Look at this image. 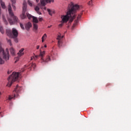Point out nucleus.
<instances>
[{"instance_id":"nucleus-1","label":"nucleus","mask_w":131,"mask_h":131,"mask_svg":"<svg viewBox=\"0 0 131 131\" xmlns=\"http://www.w3.org/2000/svg\"><path fill=\"white\" fill-rule=\"evenodd\" d=\"M78 9H79V6L77 5H74L72 3L69 4L68 6V11L67 13V15L61 16L62 21L61 24L59 25V27H62V26H63V23L68 22L69 18H71L70 19V22L71 23V22L75 19V17H76L75 14L73 16H72V15L75 14V13H76V11H77Z\"/></svg>"},{"instance_id":"nucleus-2","label":"nucleus","mask_w":131,"mask_h":131,"mask_svg":"<svg viewBox=\"0 0 131 131\" xmlns=\"http://www.w3.org/2000/svg\"><path fill=\"white\" fill-rule=\"evenodd\" d=\"M9 58L10 54H9V49H6V52H5V50L0 47V64H4L5 60L8 61Z\"/></svg>"},{"instance_id":"nucleus-3","label":"nucleus","mask_w":131,"mask_h":131,"mask_svg":"<svg viewBox=\"0 0 131 131\" xmlns=\"http://www.w3.org/2000/svg\"><path fill=\"white\" fill-rule=\"evenodd\" d=\"M20 77V73L17 72H13L12 74L8 78V83L7 86H11L13 82L17 81Z\"/></svg>"},{"instance_id":"nucleus-4","label":"nucleus","mask_w":131,"mask_h":131,"mask_svg":"<svg viewBox=\"0 0 131 131\" xmlns=\"http://www.w3.org/2000/svg\"><path fill=\"white\" fill-rule=\"evenodd\" d=\"M8 12L9 15L11 17V19H8V21H9L10 25H13L15 24L16 22H18V17H17V16H15V15H14L13 10H12V7L11 6V5H9L8 6Z\"/></svg>"},{"instance_id":"nucleus-5","label":"nucleus","mask_w":131,"mask_h":131,"mask_svg":"<svg viewBox=\"0 0 131 131\" xmlns=\"http://www.w3.org/2000/svg\"><path fill=\"white\" fill-rule=\"evenodd\" d=\"M22 90V88L19 87L18 85H16L15 89H14V91H13V96H9L8 100H9V101H11L12 99H15V98H17L18 97V94L21 92V90Z\"/></svg>"},{"instance_id":"nucleus-6","label":"nucleus","mask_w":131,"mask_h":131,"mask_svg":"<svg viewBox=\"0 0 131 131\" xmlns=\"http://www.w3.org/2000/svg\"><path fill=\"white\" fill-rule=\"evenodd\" d=\"M6 33L9 37H18V31L15 28H13L12 31L10 29L6 30Z\"/></svg>"},{"instance_id":"nucleus-7","label":"nucleus","mask_w":131,"mask_h":131,"mask_svg":"<svg viewBox=\"0 0 131 131\" xmlns=\"http://www.w3.org/2000/svg\"><path fill=\"white\" fill-rule=\"evenodd\" d=\"M63 37V36H61L60 35H58L57 36V39L58 40L57 45L58 48H61V47H62V44L63 43V41L62 39Z\"/></svg>"},{"instance_id":"nucleus-8","label":"nucleus","mask_w":131,"mask_h":131,"mask_svg":"<svg viewBox=\"0 0 131 131\" xmlns=\"http://www.w3.org/2000/svg\"><path fill=\"white\" fill-rule=\"evenodd\" d=\"M40 5L42 7H45L47 4H51L54 3V0H40Z\"/></svg>"},{"instance_id":"nucleus-9","label":"nucleus","mask_w":131,"mask_h":131,"mask_svg":"<svg viewBox=\"0 0 131 131\" xmlns=\"http://www.w3.org/2000/svg\"><path fill=\"white\" fill-rule=\"evenodd\" d=\"M27 17H28V19H31V18H33V22H34V23H38V19H37V17L33 16L27 13Z\"/></svg>"},{"instance_id":"nucleus-10","label":"nucleus","mask_w":131,"mask_h":131,"mask_svg":"<svg viewBox=\"0 0 131 131\" xmlns=\"http://www.w3.org/2000/svg\"><path fill=\"white\" fill-rule=\"evenodd\" d=\"M81 15H82V12L78 14L77 16V19L75 20V23L73 24L72 29H74V28L77 25V24L78 23V20L80 19V17H81Z\"/></svg>"},{"instance_id":"nucleus-11","label":"nucleus","mask_w":131,"mask_h":131,"mask_svg":"<svg viewBox=\"0 0 131 131\" xmlns=\"http://www.w3.org/2000/svg\"><path fill=\"white\" fill-rule=\"evenodd\" d=\"M49 61H51V57L48 56H47L46 59L42 58V60H41V63H42V64H43V63H48V62H49Z\"/></svg>"},{"instance_id":"nucleus-12","label":"nucleus","mask_w":131,"mask_h":131,"mask_svg":"<svg viewBox=\"0 0 131 131\" xmlns=\"http://www.w3.org/2000/svg\"><path fill=\"white\" fill-rule=\"evenodd\" d=\"M32 27V25L31 24V23L29 22L27 24H26L25 28L26 30L28 31L30 29V28Z\"/></svg>"},{"instance_id":"nucleus-13","label":"nucleus","mask_w":131,"mask_h":131,"mask_svg":"<svg viewBox=\"0 0 131 131\" xmlns=\"http://www.w3.org/2000/svg\"><path fill=\"white\" fill-rule=\"evenodd\" d=\"M27 10V3L26 2H24L23 5V12H26Z\"/></svg>"},{"instance_id":"nucleus-14","label":"nucleus","mask_w":131,"mask_h":131,"mask_svg":"<svg viewBox=\"0 0 131 131\" xmlns=\"http://www.w3.org/2000/svg\"><path fill=\"white\" fill-rule=\"evenodd\" d=\"M46 54V51H41V50H40V54L38 55L39 57H41V61L43 59V57H45V55Z\"/></svg>"},{"instance_id":"nucleus-15","label":"nucleus","mask_w":131,"mask_h":131,"mask_svg":"<svg viewBox=\"0 0 131 131\" xmlns=\"http://www.w3.org/2000/svg\"><path fill=\"white\" fill-rule=\"evenodd\" d=\"M24 49L22 48L21 50L19 51V52L17 53V55L19 57H21V56H23L24 55Z\"/></svg>"},{"instance_id":"nucleus-16","label":"nucleus","mask_w":131,"mask_h":131,"mask_svg":"<svg viewBox=\"0 0 131 131\" xmlns=\"http://www.w3.org/2000/svg\"><path fill=\"white\" fill-rule=\"evenodd\" d=\"M10 52L11 53V54L12 55V56H15V54H16V51H15V49H14L13 48V47H11L10 49Z\"/></svg>"},{"instance_id":"nucleus-17","label":"nucleus","mask_w":131,"mask_h":131,"mask_svg":"<svg viewBox=\"0 0 131 131\" xmlns=\"http://www.w3.org/2000/svg\"><path fill=\"white\" fill-rule=\"evenodd\" d=\"M47 11H48L49 15H50V16H52V15H53V14L55 13V11H54V10H51L50 9H48Z\"/></svg>"},{"instance_id":"nucleus-18","label":"nucleus","mask_w":131,"mask_h":131,"mask_svg":"<svg viewBox=\"0 0 131 131\" xmlns=\"http://www.w3.org/2000/svg\"><path fill=\"white\" fill-rule=\"evenodd\" d=\"M26 16H27V13H26V15L25 12H23L22 14L20 15V18L21 19H25V18H26Z\"/></svg>"},{"instance_id":"nucleus-19","label":"nucleus","mask_w":131,"mask_h":131,"mask_svg":"<svg viewBox=\"0 0 131 131\" xmlns=\"http://www.w3.org/2000/svg\"><path fill=\"white\" fill-rule=\"evenodd\" d=\"M39 57V55H36V56H33L31 57V60L32 61V60H37V58Z\"/></svg>"},{"instance_id":"nucleus-20","label":"nucleus","mask_w":131,"mask_h":131,"mask_svg":"<svg viewBox=\"0 0 131 131\" xmlns=\"http://www.w3.org/2000/svg\"><path fill=\"white\" fill-rule=\"evenodd\" d=\"M0 3L1 5V7L2 9H5L6 8V5H5V2H3V1L0 0Z\"/></svg>"},{"instance_id":"nucleus-21","label":"nucleus","mask_w":131,"mask_h":131,"mask_svg":"<svg viewBox=\"0 0 131 131\" xmlns=\"http://www.w3.org/2000/svg\"><path fill=\"white\" fill-rule=\"evenodd\" d=\"M33 28L34 31H36L38 29V26L36 24H33Z\"/></svg>"},{"instance_id":"nucleus-22","label":"nucleus","mask_w":131,"mask_h":131,"mask_svg":"<svg viewBox=\"0 0 131 131\" xmlns=\"http://www.w3.org/2000/svg\"><path fill=\"white\" fill-rule=\"evenodd\" d=\"M2 18L4 22L5 23L6 25H8V21H7V19L5 18V16L2 15Z\"/></svg>"},{"instance_id":"nucleus-23","label":"nucleus","mask_w":131,"mask_h":131,"mask_svg":"<svg viewBox=\"0 0 131 131\" xmlns=\"http://www.w3.org/2000/svg\"><path fill=\"white\" fill-rule=\"evenodd\" d=\"M0 32H1L2 34H4V33H5V31L4 30V28H3V27L1 26H0Z\"/></svg>"},{"instance_id":"nucleus-24","label":"nucleus","mask_w":131,"mask_h":131,"mask_svg":"<svg viewBox=\"0 0 131 131\" xmlns=\"http://www.w3.org/2000/svg\"><path fill=\"white\" fill-rule=\"evenodd\" d=\"M19 58H20V56H18H18L17 57L14 58V60H15L14 63L17 62L18 61H19Z\"/></svg>"},{"instance_id":"nucleus-25","label":"nucleus","mask_w":131,"mask_h":131,"mask_svg":"<svg viewBox=\"0 0 131 131\" xmlns=\"http://www.w3.org/2000/svg\"><path fill=\"white\" fill-rule=\"evenodd\" d=\"M31 67H32L34 69H35V68L36 67V64L35 63H31Z\"/></svg>"},{"instance_id":"nucleus-26","label":"nucleus","mask_w":131,"mask_h":131,"mask_svg":"<svg viewBox=\"0 0 131 131\" xmlns=\"http://www.w3.org/2000/svg\"><path fill=\"white\" fill-rule=\"evenodd\" d=\"M38 6L39 7H40V9H43V10H45V11H46V10H47V7H44L43 8V6H40V4H38Z\"/></svg>"},{"instance_id":"nucleus-27","label":"nucleus","mask_w":131,"mask_h":131,"mask_svg":"<svg viewBox=\"0 0 131 131\" xmlns=\"http://www.w3.org/2000/svg\"><path fill=\"white\" fill-rule=\"evenodd\" d=\"M28 4L30 6V7H32V2H31L30 0L28 1Z\"/></svg>"},{"instance_id":"nucleus-28","label":"nucleus","mask_w":131,"mask_h":131,"mask_svg":"<svg viewBox=\"0 0 131 131\" xmlns=\"http://www.w3.org/2000/svg\"><path fill=\"white\" fill-rule=\"evenodd\" d=\"M19 24L21 29H23V30H24L25 29V28H24V26L23 25V24H22V23H20Z\"/></svg>"},{"instance_id":"nucleus-29","label":"nucleus","mask_w":131,"mask_h":131,"mask_svg":"<svg viewBox=\"0 0 131 131\" xmlns=\"http://www.w3.org/2000/svg\"><path fill=\"white\" fill-rule=\"evenodd\" d=\"M35 11H36V12L39 11V7H38V6H36L35 7Z\"/></svg>"},{"instance_id":"nucleus-30","label":"nucleus","mask_w":131,"mask_h":131,"mask_svg":"<svg viewBox=\"0 0 131 131\" xmlns=\"http://www.w3.org/2000/svg\"><path fill=\"white\" fill-rule=\"evenodd\" d=\"M7 42H8L10 46H12V42L10 39H7Z\"/></svg>"},{"instance_id":"nucleus-31","label":"nucleus","mask_w":131,"mask_h":131,"mask_svg":"<svg viewBox=\"0 0 131 131\" xmlns=\"http://www.w3.org/2000/svg\"><path fill=\"white\" fill-rule=\"evenodd\" d=\"M11 2H12V5H15L16 4V0H11Z\"/></svg>"},{"instance_id":"nucleus-32","label":"nucleus","mask_w":131,"mask_h":131,"mask_svg":"<svg viewBox=\"0 0 131 131\" xmlns=\"http://www.w3.org/2000/svg\"><path fill=\"white\" fill-rule=\"evenodd\" d=\"M12 8L14 11H16V7L15 6V4H12Z\"/></svg>"},{"instance_id":"nucleus-33","label":"nucleus","mask_w":131,"mask_h":131,"mask_svg":"<svg viewBox=\"0 0 131 131\" xmlns=\"http://www.w3.org/2000/svg\"><path fill=\"white\" fill-rule=\"evenodd\" d=\"M42 38H45V39H46V38H47V34H44V35L42 37Z\"/></svg>"},{"instance_id":"nucleus-34","label":"nucleus","mask_w":131,"mask_h":131,"mask_svg":"<svg viewBox=\"0 0 131 131\" xmlns=\"http://www.w3.org/2000/svg\"><path fill=\"white\" fill-rule=\"evenodd\" d=\"M14 39V41H15L16 42H18V39L17 38V37H13Z\"/></svg>"},{"instance_id":"nucleus-35","label":"nucleus","mask_w":131,"mask_h":131,"mask_svg":"<svg viewBox=\"0 0 131 131\" xmlns=\"http://www.w3.org/2000/svg\"><path fill=\"white\" fill-rule=\"evenodd\" d=\"M93 0H91V1H90L89 3H88V5L89 6H91L92 4V1Z\"/></svg>"},{"instance_id":"nucleus-36","label":"nucleus","mask_w":131,"mask_h":131,"mask_svg":"<svg viewBox=\"0 0 131 131\" xmlns=\"http://www.w3.org/2000/svg\"><path fill=\"white\" fill-rule=\"evenodd\" d=\"M39 21H40V22H41V21H42V17H39L38 18Z\"/></svg>"},{"instance_id":"nucleus-37","label":"nucleus","mask_w":131,"mask_h":131,"mask_svg":"<svg viewBox=\"0 0 131 131\" xmlns=\"http://www.w3.org/2000/svg\"><path fill=\"white\" fill-rule=\"evenodd\" d=\"M36 12L37 14H38V15H41V12H39V11H36Z\"/></svg>"},{"instance_id":"nucleus-38","label":"nucleus","mask_w":131,"mask_h":131,"mask_svg":"<svg viewBox=\"0 0 131 131\" xmlns=\"http://www.w3.org/2000/svg\"><path fill=\"white\" fill-rule=\"evenodd\" d=\"M2 16V11H1V6H0V17Z\"/></svg>"},{"instance_id":"nucleus-39","label":"nucleus","mask_w":131,"mask_h":131,"mask_svg":"<svg viewBox=\"0 0 131 131\" xmlns=\"http://www.w3.org/2000/svg\"><path fill=\"white\" fill-rule=\"evenodd\" d=\"M36 49L37 50H38V49H39V46H37Z\"/></svg>"},{"instance_id":"nucleus-40","label":"nucleus","mask_w":131,"mask_h":131,"mask_svg":"<svg viewBox=\"0 0 131 131\" xmlns=\"http://www.w3.org/2000/svg\"><path fill=\"white\" fill-rule=\"evenodd\" d=\"M51 27H52V26H48V28H51Z\"/></svg>"},{"instance_id":"nucleus-41","label":"nucleus","mask_w":131,"mask_h":131,"mask_svg":"<svg viewBox=\"0 0 131 131\" xmlns=\"http://www.w3.org/2000/svg\"><path fill=\"white\" fill-rule=\"evenodd\" d=\"M37 3H38V2H39V0H36Z\"/></svg>"},{"instance_id":"nucleus-42","label":"nucleus","mask_w":131,"mask_h":131,"mask_svg":"<svg viewBox=\"0 0 131 131\" xmlns=\"http://www.w3.org/2000/svg\"><path fill=\"white\" fill-rule=\"evenodd\" d=\"M44 40H43V38H42V42H43Z\"/></svg>"},{"instance_id":"nucleus-43","label":"nucleus","mask_w":131,"mask_h":131,"mask_svg":"<svg viewBox=\"0 0 131 131\" xmlns=\"http://www.w3.org/2000/svg\"><path fill=\"white\" fill-rule=\"evenodd\" d=\"M44 47L47 48V45H45L44 46Z\"/></svg>"},{"instance_id":"nucleus-44","label":"nucleus","mask_w":131,"mask_h":131,"mask_svg":"<svg viewBox=\"0 0 131 131\" xmlns=\"http://www.w3.org/2000/svg\"><path fill=\"white\" fill-rule=\"evenodd\" d=\"M8 74H10V71L8 72Z\"/></svg>"},{"instance_id":"nucleus-45","label":"nucleus","mask_w":131,"mask_h":131,"mask_svg":"<svg viewBox=\"0 0 131 131\" xmlns=\"http://www.w3.org/2000/svg\"><path fill=\"white\" fill-rule=\"evenodd\" d=\"M24 72V70H23V71H21V72Z\"/></svg>"},{"instance_id":"nucleus-46","label":"nucleus","mask_w":131,"mask_h":131,"mask_svg":"<svg viewBox=\"0 0 131 131\" xmlns=\"http://www.w3.org/2000/svg\"><path fill=\"white\" fill-rule=\"evenodd\" d=\"M1 95H2V93H1V91H0V96H1Z\"/></svg>"},{"instance_id":"nucleus-47","label":"nucleus","mask_w":131,"mask_h":131,"mask_svg":"<svg viewBox=\"0 0 131 131\" xmlns=\"http://www.w3.org/2000/svg\"><path fill=\"white\" fill-rule=\"evenodd\" d=\"M107 85H108V84L106 85V86H107Z\"/></svg>"}]
</instances>
